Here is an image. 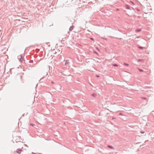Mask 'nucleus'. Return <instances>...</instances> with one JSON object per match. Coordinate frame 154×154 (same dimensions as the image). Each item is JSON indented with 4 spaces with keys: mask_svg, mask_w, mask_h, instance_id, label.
Masks as SVG:
<instances>
[{
    "mask_svg": "<svg viewBox=\"0 0 154 154\" xmlns=\"http://www.w3.org/2000/svg\"><path fill=\"white\" fill-rule=\"evenodd\" d=\"M92 96L94 97H95L96 96V94H92Z\"/></svg>",
    "mask_w": 154,
    "mask_h": 154,
    "instance_id": "ddd939ff",
    "label": "nucleus"
},
{
    "mask_svg": "<svg viewBox=\"0 0 154 154\" xmlns=\"http://www.w3.org/2000/svg\"><path fill=\"white\" fill-rule=\"evenodd\" d=\"M18 58L19 60V61L21 62L23 60V59L22 56L21 55H20L18 56Z\"/></svg>",
    "mask_w": 154,
    "mask_h": 154,
    "instance_id": "f257e3e1",
    "label": "nucleus"
},
{
    "mask_svg": "<svg viewBox=\"0 0 154 154\" xmlns=\"http://www.w3.org/2000/svg\"><path fill=\"white\" fill-rule=\"evenodd\" d=\"M125 6L126 9H130V7L128 5H125Z\"/></svg>",
    "mask_w": 154,
    "mask_h": 154,
    "instance_id": "20e7f679",
    "label": "nucleus"
},
{
    "mask_svg": "<svg viewBox=\"0 0 154 154\" xmlns=\"http://www.w3.org/2000/svg\"><path fill=\"white\" fill-rule=\"evenodd\" d=\"M124 65L127 66H128L129 65V64H128L125 63H124Z\"/></svg>",
    "mask_w": 154,
    "mask_h": 154,
    "instance_id": "f8f14e48",
    "label": "nucleus"
},
{
    "mask_svg": "<svg viewBox=\"0 0 154 154\" xmlns=\"http://www.w3.org/2000/svg\"><path fill=\"white\" fill-rule=\"evenodd\" d=\"M74 26H70V27L69 28V30L70 31H71L73 29Z\"/></svg>",
    "mask_w": 154,
    "mask_h": 154,
    "instance_id": "423d86ee",
    "label": "nucleus"
},
{
    "mask_svg": "<svg viewBox=\"0 0 154 154\" xmlns=\"http://www.w3.org/2000/svg\"><path fill=\"white\" fill-rule=\"evenodd\" d=\"M97 77H99V75H97Z\"/></svg>",
    "mask_w": 154,
    "mask_h": 154,
    "instance_id": "6ab92c4d",
    "label": "nucleus"
},
{
    "mask_svg": "<svg viewBox=\"0 0 154 154\" xmlns=\"http://www.w3.org/2000/svg\"><path fill=\"white\" fill-rule=\"evenodd\" d=\"M107 146H108V148H110V149H114L113 147L112 146H111L110 145H108Z\"/></svg>",
    "mask_w": 154,
    "mask_h": 154,
    "instance_id": "0eeeda50",
    "label": "nucleus"
},
{
    "mask_svg": "<svg viewBox=\"0 0 154 154\" xmlns=\"http://www.w3.org/2000/svg\"><path fill=\"white\" fill-rule=\"evenodd\" d=\"M29 62L30 63H33V61L32 60H30Z\"/></svg>",
    "mask_w": 154,
    "mask_h": 154,
    "instance_id": "9b49d317",
    "label": "nucleus"
},
{
    "mask_svg": "<svg viewBox=\"0 0 154 154\" xmlns=\"http://www.w3.org/2000/svg\"><path fill=\"white\" fill-rule=\"evenodd\" d=\"M51 83L52 84H54V82H51Z\"/></svg>",
    "mask_w": 154,
    "mask_h": 154,
    "instance_id": "412c9836",
    "label": "nucleus"
},
{
    "mask_svg": "<svg viewBox=\"0 0 154 154\" xmlns=\"http://www.w3.org/2000/svg\"><path fill=\"white\" fill-rule=\"evenodd\" d=\"M113 66H117V65L116 64H115L113 65Z\"/></svg>",
    "mask_w": 154,
    "mask_h": 154,
    "instance_id": "dca6fc26",
    "label": "nucleus"
},
{
    "mask_svg": "<svg viewBox=\"0 0 154 154\" xmlns=\"http://www.w3.org/2000/svg\"><path fill=\"white\" fill-rule=\"evenodd\" d=\"M131 2V3L132 4H134V3H133V2Z\"/></svg>",
    "mask_w": 154,
    "mask_h": 154,
    "instance_id": "a211bd4d",
    "label": "nucleus"
},
{
    "mask_svg": "<svg viewBox=\"0 0 154 154\" xmlns=\"http://www.w3.org/2000/svg\"><path fill=\"white\" fill-rule=\"evenodd\" d=\"M90 39L92 40H93V38H90Z\"/></svg>",
    "mask_w": 154,
    "mask_h": 154,
    "instance_id": "f3484780",
    "label": "nucleus"
},
{
    "mask_svg": "<svg viewBox=\"0 0 154 154\" xmlns=\"http://www.w3.org/2000/svg\"><path fill=\"white\" fill-rule=\"evenodd\" d=\"M141 29H137L136 31L137 32H140L141 31Z\"/></svg>",
    "mask_w": 154,
    "mask_h": 154,
    "instance_id": "6e6552de",
    "label": "nucleus"
},
{
    "mask_svg": "<svg viewBox=\"0 0 154 154\" xmlns=\"http://www.w3.org/2000/svg\"><path fill=\"white\" fill-rule=\"evenodd\" d=\"M43 79V78H42V79H40V81H41V80H42Z\"/></svg>",
    "mask_w": 154,
    "mask_h": 154,
    "instance_id": "aec40b11",
    "label": "nucleus"
},
{
    "mask_svg": "<svg viewBox=\"0 0 154 154\" xmlns=\"http://www.w3.org/2000/svg\"><path fill=\"white\" fill-rule=\"evenodd\" d=\"M141 98H142V99H143L144 100H146V102H147L148 101L147 99L145 97H141Z\"/></svg>",
    "mask_w": 154,
    "mask_h": 154,
    "instance_id": "39448f33",
    "label": "nucleus"
},
{
    "mask_svg": "<svg viewBox=\"0 0 154 154\" xmlns=\"http://www.w3.org/2000/svg\"><path fill=\"white\" fill-rule=\"evenodd\" d=\"M142 61V60L140 59H139L138 60V62H140V61Z\"/></svg>",
    "mask_w": 154,
    "mask_h": 154,
    "instance_id": "2eb2a0df",
    "label": "nucleus"
},
{
    "mask_svg": "<svg viewBox=\"0 0 154 154\" xmlns=\"http://www.w3.org/2000/svg\"><path fill=\"white\" fill-rule=\"evenodd\" d=\"M148 141V140H147L145 142H146V141L147 142Z\"/></svg>",
    "mask_w": 154,
    "mask_h": 154,
    "instance_id": "4be33fe9",
    "label": "nucleus"
},
{
    "mask_svg": "<svg viewBox=\"0 0 154 154\" xmlns=\"http://www.w3.org/2000/svg\"><path fill=\"white\" fill-rule=\"evenodd\" d=\"M139 70L140 72H143V70L142 69H139Z\"/></svg>",
    "mask_w": 154,
    "mask_h": 154,
    "instance_id": "9d476101",
    "label": "nucleus"
},
{
    "mask_svg": "<svg viewBox=\"0 0 154 154\" xmlns=\"http://www.w3.org/2000/svg\"><path fill=\"white\" fill-rule=\"evenodd\" d=\"M138 47L140 49H143V47H141V46H139Z\"/></svg>",
    "mask_w": 154,
    "mask_h": 154,
    "instance_id": "1a4fd4ad",
    "label": "nucleus"
},
{
    "mask_svg": "<svg viewBox=\"0 0 154 154\" xmlns=\"http://www.w3.org/2000/svg\"><path fill=\"white\" fill-rule=\"evenodd\" d=\"M22 150L20 149H17L16 151V152L18 154H20L21 153V152L22 151Z\"/></svg>",
    "mask_w": 154,
    "mask_h": 154,
    "instance_id": "f03ea898",
    "label": "nucleus"
},
{
    "mask_svg": "<svg viewBox=\"0 0 154 154\" xmlns=\"http://www.w3.org/2000/svg\"><path fill=\"white\" fill-rule=\"evenodd\" d=\"M69 60H65V65L66 66H68L69 65Z\"/></svg>",
    "mask_w": 154,
    "mask_h": 154,
    "instance_id": "7ed1b4c3",
    "label": "nucleus"
},
{
    "mask_svg": "<svg viewBox=\"0 0 154 154\" xmlns=\"http://www.w3.org/2000/svg\"><path fill=\"white\" fill-rule=\"evenodd\" d=\"M140 133H141L143 134H144V132L143 131H140Z\"/></svg>",
    "mask_w": 154,
    "mask_h": 154,
    "instance_id": "4468645a",
    "label": "nucleus"
}]
</instances>
